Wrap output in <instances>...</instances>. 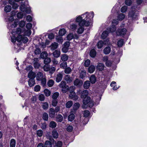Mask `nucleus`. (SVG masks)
<instances>
[{
    "mask_svg": "<svg viewBox=\"0 0 147 147\" xmlns=\"http://www.w3.org/2000/svg\"><path fill=\"white\" fill-rule=\"evenodd\" d=\"M43 133V131L40 129L38 130L36 132L37 135L40 137H41L42 136Z\"/></svg>",
    "mask_w": 147,
    "mask_h": 147,
    "instance_id": "nucleus-55",
    "label": "nucleus"
},
{
    "mask_svg": "<svg viewBox=\"0 0 147 147\" xmlns=\"http://www.w3.org/2000/svg\"><path fill=\"white\" fill-rule=\"evenodd\" d=\"M95 69V66L93 65H91L88 68V71L90 73H92L94 71Z\"/></svg>",
    "mask_w": 147,
    "mask_h": 147,
    "instance_id": "nucleus-28",
    "label": "nucleus"
},
{
    "mask_svg": "<svg viewBox=\"0 0 147 147\" xmlns=\"http://www.w3.org/2000/svg\"><path fill=\"white\" fill-rule=\"evenodd\" d=\"M107 30L109 33L114 32L116 30V27L115 26H112L111 27L107 29Z\"/></svg>",
    "mask_w": 147,
    "mask_h": 147,
    "instance_id": "nucleus-21",
    "label": "nucleus"
},
{
    "mask_svg": "<svg viewBox=\"0 0 147 147\" xmlns=\"http://www.w3.org/2000/svg\"><path fill=\"white\" fill-rule=\"evenodd\" d=\"M136 7H131V10L129 13V17L133 19H135L138 16V11L135 9Z\"/></svg>",
    "mask_w": 147,
    "mask_h": 147,
    "instance_id": "nucleus-5",
    "label": "nucleus"
},
{
    "mask_svg": "<svg viewBox=\"0 0 147 147\" xmlns=\"http://www.w3.org/2000/svg\"><path fill=\"white\" fill-rule=\"evenodd\" d=\"M103 61L105 62V65L107 67H110L111 66L112 62L108 60V57L105 56L103 57Z\"/></svg>",
    "mask_w": 147,
    "mask_h": 147,
    "instance_id": "nucleus-7",
    "label": "nucleus"
},
{
    "mask_svg": "<svg viewBox=\"0 0 147 147\" xmlns=\"http://www.w3.org/2000/svg\"><path fill=\"white\" fill-rule=\"evenodd\" d=\"M66 86L67 85H66V82L64 81H62L61 82L59 86L60 88H61Z\"/></svg>",
    "mask_w": 147,
    "mask_h": 147,
    "instance_id": "nucleus-41",
    "label": "nucleus"
},
{
    "mask_svg": "<svg viewBox=\"0 0 147 147\" xmlns=\"http://www.w3.org/2000/svg\"><path fill=\"white\" fill-rule=\"evenodd\" d=\"M28 85L30 87L33 86L35 84V81L34 78L30 79L28 81Z\"/></svg>",
    "mask_w": 147,
    "mask_h": 147,
    "instance_id": "nucleus-17",
    "label": "nucleus"
},
{
    "mask_svg": "<svg viewBox=\"0 0 147 147\" xmlns=\"http://www.w3.org/2000/svg\"><path fill=\"white\" fill-rule=\"evenodd\" d=\"M51 59L49 57H47L44 60V63L45 64L49 63L51 61Z\"/></svg>",
    "mask_w": 147,
    "mask_h": 147,
    "instance_id": "nucleus-50",
    "label": "nucleus"
},
{
    "mask_svg": "<svg viewBox=\"0 0 147 147\" xmlns=\"http://www.w3.org/2000/svg\"><path fill=\"white\" fill-rule=\"evenodd\" d=\"M104 68V65L101 63H99L97 65V68L99 70L102 71Z\"/></svg>",
    "mask_w": 147,
    "mask_h": 147,
    "instance_id": "nucleus-29",
    "label": "nucleus"
},
{
    "mask_svg": "<svg viewBox=\"0 0 147 147\" xmlns=\"http://www.w3.org/2000/svg\"><path fill=\"white\" fill-rule=\"evenodd\" d=\"M70 45V43L69 42H66L63 45V47L62 49V51L66 53L67 51L68 48Z\"/></svg>",
    "mask_w": 147,
    "mask_h": 147,
    "instance_id": "nucleus-9",
    "label": "nucleus"
},
{
    "mask_svg": "<svg viewBox=\"0 0 147 147\" xmlns=\"http://www.w3.org/2000/svg\"><path fill=\"white\" fill-rule=\"evenodd\" d=\"M60 55V52L59 51L57 50H55L53 53V56L56 58H58L59 57Z\"/></svg>",
    "mask_w": 147,
    "mask_h": 147,
    "instance_id": "nucleus-20",
    "label": "nucleus"
},
{
    "mask_svg": "<svg viewBox=\"0 0 147 147\" xmlns=\"http://www.w3.org/2000/svg\"><path fill=\"white\" fill-rule=\"evenodd\" d=\"M127 30L125 28L119 29L116 31V34L117 35L123 36L126 33Z\"/></svg>",
    "mask_w": 147,
    "mask_h": 147,
    "instance_id": "nucleus-6",
    "label": "nucleus"
},
{
    "mask_svg": "<svg viewBox=\"0 0 147 147\" xmlns=\"http://www.w3.org/2000/svg\"><path fill=\"white\" fill-rule=\"evenodd\" d=\"M31 34V31L30 30H25L24 32L23 31V34H24L23 35V36H29Z\"/></svg>",
    "mask_w": 147,
    "mask_h": 147,
    "instance_id": "nucleus-27",
    "label": "nucleus"
},
{
    "mask_svg": "<svg viewBox=\"0 0 147 147\" xmlns=\"http://www.w3.org/2000/svg\"><path fill=\"white\" fill-rule=\"evenodd\" d=\"M43 119L45 121H47L48 119V115L47 113H44L43 114Z\"/></svg>",
    "mask_w": 147,
    "mask_h": 147,
    "instance_id": "nucleus-53",
    "label": "nucleus"
},
{
    "mask_svg": "<svg viewBox=\"0 0 147 147\" xmlns=\"http://www.w3.org/2000/svg\"><path fill=\"white\" fill-rule=\"evenodd\" d=\"M86 75V72L84 71H82L80 73V77L83 79L85 77Z\"/></svg>",
    "mask_w": 147,
    "mask_h": 147,
    "instance_id": "nucleus-54",
    "label": "nucleus"
},
{
    "mask_svg": "<svg viewBox=\"0 0 147 147\" xmlns=\"http://www.w3.org/2000/svg\"><path fill=\"white\" fill-rule=\"evenodd\" d=\"M89 80L90 82L92 84H94L95 83L96 79L95 76L94 75H92L90 78Z\"/></svg>",
    "mask_w": 147,
    "mask_h": 147,
    "instance_id": "nucleus-16",
    "label": "nucleus"
},
{
    "mask_svg": "<svg viewBox=\"0 0 147 147\" xmlns=\"http://www.w3.org/2000/svg\"><path fill=\"white\" fill-rule=\"evenodd\" d=\"M16 141L14 139H11L10 141V147H15Z\"/></svg>",
    "mask_w": 147,
    "mask_h": 147,
    "instance_id": "nucleus-31",
    "label": "nucleus"
},
{
    "mask_svg": "<svg viewBox=\"0 0 147 147\" xmlns=\"http://www.w3.org/2000/svg\"><path fill=\"white\" fill-rule=\"evenodd\" d=\"M109 33V32L107 30L103 32L101 35V37L103 39L105 38L108 36Z\"/></svg>",
    "mask_w": 147,
    "mask_h": 147,
    "instance_id": "nucleus-32",
    "label": "nucleus"
},
{
    "mask_svg": "<svg viewBox=\"0 0 147 147\" xmlns=\"http://www.w3.org/2000/svg\"><path fill=\"white\" fill-rule=\"evenodd\" d=\"M55 112L53 108H50L49 113V117L51 118H54L55 116Z\"/></svg>",
    "mask_w": 147,
    "mask_h": 147,
    "instance_id": "nucleus-14",
    "label": "nucleus"
},
{
    "mask_svg": "<svg viewBox=\"0 0 147 147\" xmlns=\"http://www.w3.org/2000/svg\"><path fill=\"white\" fill-rule=\"evenodd\" d=\"M67 63L66 62H63L60 65V67L63 69H65L67 67Z\"/></svg>",
    "mask_w": 147,
    "mask_h": 147,
    "instance_id": "nucleus-52",
    "label": "nucleus"
},
{
    "mask_svg": "<svg viewBox=\"0 0 147 147\" xmlns=\"http://www.w3.org/2000/svg\"><path fill=\"white\" fill-rule=\"evenodd\" d=\"M11 10V7L10 5H6L5 7L4 11L6 13L10 12Z\"/></svg>",
    "mask_w": 147,
    "mask_h": 147,
    "instance_id": "nucleus-34",
    "label": "nucleus"
},
{
    "mask_svg": "<svg viewBox=\"0 0 147 147\" xmlns=\"http://www.w3.org/2000/svg\"><path fill=\"white\" fill-rule=\"evenodd\" d=\"M77 27V25L75 24H71L70 26V29L73 31L76 29Z\"/></svg>",
    "mask_w": 147,
    "mask_h": 147,
    "instance_id": "nucleus-42",
    "label": "nucleus"
},
{
    "mask_svg": "<svg viewBox=\"0 0 147 147\" xmlns=\"http://www.w3.org/2000/svg\"><path fill=\"white\" fill-rule=\"evenodd\" d=\"M88 94V91L87 90H83L81 95V97L82 98H84L87 97Z\"/></svg>",
    "mask_w": 147,
    "mask_h": 147,
    "instance_id": "nucleus-13",
    "label": "nucleus"
},
{
    "mask_svg": "<svg viewBox=\"0 0 147 147\" xmlns=\"http://www.w3.org/2000/svg\"><path fill=\"white\" fill-rule=\"evenodd\" d=\"M51 143L49 141H46L45 144V147H52Z\"/></svg>",
    "mask_w": 147,
    "mask_h": 147,
    "instance_id": "nucleus-35",
    "label": "nucleus"
},
{
    "mask_svg": "<svg viewBox=\"0 0 147 147\" xmlns=\"http://www.w3.org/2000/svg\"><path fill=\"white\" fill-rule=\"evenodd\" d=\"M57 121L61 122L63 119V117L62 115L60 114L58 115L56 117Z\"/></svg>",
    "mask_w": 147,
    "mask_h": 147,
    "instance_id": "nucleus-30",
    "label": "nucleus"
},
{
    "mask_svg": "<svg viewBox=\"0 0 147 147\" xmlns=\"http://www.w3.org/2000/svg\"><path fill=\"white\" fill-rule=\"evenodd\" d=\"M48 55L47 54V52H42L40 54V56L41 58L44 59L47 57Z\"/></svg>",
    "mask_w": 147,
    "mask_h": 147,
    "instance_id": "nucleus-51",
    "label": "nucleus"
},
{
    "mask_svg": "<svg viewBox=\"0 0 147 147\" xmlns=\"http://www.w3.org/2000/svg\"><path fill=\"white\" fill-rule=\"evenodd\" d=\"M90 112L88 110H85L84 112V115L85 117H88L89 115Z\"/></svg>",
    "mask_w": 147,
    "mask_h": 147,
    "instance_id": "nucleus-63",
    "label": "nucleus"
},
{
    "mask_svg": "<svg viewBox=\"0 0 147 147\" xmlns=\"http://www.w3.org/2000/svg\"><path fill=\"white\" fill-rule=\"evenodd\" d=\"M54 83V81L51 79L49 80L47 83V84L49 87H51L52 86Z\"/></svg>",
    "mask_w": 147,
    "mask_h": 147,
    "instance_id": "nucleus-38",
    "label": "nucleus"
},
{
    "mask_svg": "<svg viewBox=\"0 0 147 147\" xmlns=\"http://www.w3.org/2000/svg\"><path fill=\"white\" fill-rule=\"evenodd\" d=\"M73 102L71 101H69L66 104V107L67 108H70L72 105Z\"/></svg>",
    "mask_w": 147,
    "mask_h": 147,
    "instance_id": "nucleus-36",
    "label": "nucleus"
},
{
    "mask_svg": "<svg viewBox=\"0 0 147 147\" xmlns=\"http://www.w3.org/2000/svg\"><path fill=\"white\" fill-rule=\"evenodd\" d=\"M69 86L67 85L61 88V90L63 93H66L68 90Z\"/></svg>",
    "mask_w": 147,
    "mask_h": 147,
    "instance_id": "nucleus-46",
    "label": "nucleus"
},
{
    "mask_svg": "<svg viewBox=\"0 0 147 147\" xmlns=\"http://www.w3.org/2000/svg\"><path fill=\"white\" fill-rule=\"evenodd\" d=\"M14 33V34H18V36L17 38V40L18 42L22 41L24 43H26L28 41V38L25 36H23V31L20 28H17L15 32L13 31L12 34Z\"/></svg>",
    "mask_w": 147,
    "mask_h": 147,
    "instance_id": "nucleus-2",
    "label": "nucleus"
},
{
    "mask_svg": "<svg viewBox=\"0 0 147 147\" xmlns=\"http://www.w3.org/2000/svg\"><path fill=\"white\" fill-rule=\"evenodd\" d=\"M68 58V56L66 54H63L61 55V60L63 61H67Z\"/></svg>",
    "mask_w": 147,
    "mask_h": 147,
    "instance_id": "nucleus-23",
    "label": "nucleus"
},
{
    "mask_svg": "<svg viewBox=\"0 0 147 147\" xmlns=\"http://www.w3.org/2000/svg\"><path fill=\"white\" fill-rule=\"evenodd\" d=\"M90 63V61L89 59L86 60L84 62V66L86 67L89 66Z\"/></svg>",
    "mask_w": 147,
    "mask_h": 147,
    "instance_id": "nucleus-62",
    "label": "nucleus"
},
{
    "mask_svg": "<svg viewBox=\"0 0 147 147\" xmlns=\"http://www.w3.org/2000/svg\"><path fill=\"white\" fill-rule=\"evenodd\" d=\"M40 87L39 85H36L34 88V90L36 92H38L40 91Z\"/></svg>",
    "mask_w": 147,
    "mask_h": 147,
    "instance_id": "nucleus-64",
    "label": "nucleus"
},
{
    "mask_svg": "<svg viewBox=\"0 0 147 147\" xmlns=\"http://www.w3.org/2000/svg\"><path fill=\"white\" fill-rule=\"evenodd\" d=\"M52 135L53 138L55 139H57L58 136V133L57 131L55 130H53L52 131Z\"/></svg>",
    "mask_w": 147,
    "mask_h": 147,
    "instance_id": "nucleus-24",
    "label": "nucleus"
},
{
    "mask_svg": "<svg viewBox=\"0 0 147 147\" xmlns=\"http://www.w3.org/2000/svg\"><path fill=\"white\" fill-rule=\"evenodd\" d=\"M41 52V51L40 49L38 48H36V49L34 51V53L36 54H38Z\"/></svg>",
    "mask_w": 147,
    "mask_h": 147,
    "instance_id": "nucleus-61",
    "label": "nucleus"
},
{
    "mask_svg": "<svg viewBox=\"0 0 147 147\" xmlns=\"http://www.w3.org/2000/svg\"><path fill=\"white\" fill-rule=\"evenodd\" d=\"M111 51V49L109 47H106L103 50L104 53L106 55L109 54Z\"/></svg>",
    "mask_w": 147,
    "mask_h": 147,
    "instance_id": "nucleus-26",
    "label": "nucleus"
},
{
    "mask_svg": "<svg viewBox=\"0 0 147 147\" xmlns=\"http://www.w3.org/2000/svg\"><path fill=\"white\" fill-rule=\"evenodd\" d=\"M66 31L65 29L63 28L61 29L59 31V34L61 36H63L66 33Z\"/></svg>",
    "mask_w": 147,
    "mask_h": 147,
    "instance_id": "nucleus-44",
    "label": "nucleus"
},
{
    "mask_svg": "<svg viewBox=\"0 0 147 147\" xmlns=\"http://www.w3.org/2000/svg\"><path fill=\"white\" fill-rule=\"evenodd\" d=\"M39 100L41 101H44L45 99V97L44 94H40L39 96Z\"/></svg>",
    "mask_w": 147,
    "mask_h": 147,
    "instance_id": "nucleus-58",
    "label": "nucleus"
},
{
    "mask_svg": "<svg viewBox=\"0 0 147 147\" xmlns=\"http://www.w3.org/2000/svg\"><path fill=\"white\" fill-rule=\"evenodd\" d=\"M80 105L78 103H76L74 104L73 105V109L75 110H76L79 107Z\"/></svg>",
    "mask_w": 147,
    "mask_h": 147,
    "instance_id": "nucleus-45",
    "label": "nucleus"
},
{
    "mask_svg": "<svg viewBox=\"0 0 147 147\" xmlns=\"http://www.w3.org/2000/svg\"><path fill=\"white\" fill-rule=\"evenodd\" d=\"M82 84V81L78 79H76L74 82V85L78 86H80Z\"/></svg>",
    "mask_w": 147,
    "mask_h": 147,
    "instance_id": "nucleus-10",
    "label": "nucleus"
},
{
    "mask_svg": "<svg viewBox=\"0 0 147 147\" xmlns=\"http://www.w3.org/2000/svg\"><path fill=\"white\" fill-rule=\"evenodd\" d=\"M125 17V15L123 13H120L118 16V18L119 20H122L124 19Z\"/></svg>",
    "mask_w": 147,
    "mask_h": 147,
    "instance_id": "nucleus-47",
    "label": "nucleus"
},
{
    "mask_svg": "<svg viewBox=\"0 0 147 147\" xmlns=\"http://www.w3.org/2000/svg\"><path fill=\"white\" fill-rule=\"evenodd\" d=\"M63 73V72H61L58 73L56 77V81L57 82H59L62 80Z\"/></svg>",
    "mask_w": 147,
    "mask_h": 147,
    "instance_id": "nucleus-8",
    "label": "nucleus"
},
{
    "mask_svg": "<svg viewBox=\"0 0 147 147\" xmlns=\"http://www.w3.org/2000/svg\"><path fill=\"white\" fill-rule=\"evenodd\" d=\"M94 16L93 12L90 13L86 12L84 14L79 16L76 18V21L78 23L79 25L82 27L84 26H88L90 24V20L92 19Z\"/></svg>",
    "mask_w": 147,
    "mask_h": 147,
    "instance_id": "nucleus-1",
    "label": "nucleus"
},
{
    "mask_svg": "<svg viewBox=\"0 0 147 147\" xmlns=\"http://www.w3.org/2000/svg\"><path fill=\"white\" fill-rule=\"evenodd\" d=\"M90 82L89 81H86L84 83L83 87L85 89H88L90 87Z\"/></svg>",
    "mask_w": 147,
    "mask_h": 147,
    "instance_id": "nucleus-18",
    "label": "nucleus"
},
{
    "mask_svg": "<svg viewBox=\"0 0 147 147\" xmlns=\"http://www.w3.org/2000/svg\"><path fill=\"white\" fill-rule=\"evenodd\" d=\"M59 95V93L57 92L54 93L52 95V98L53 99H57Z\"/></svg>",
    "mask_w": 147,
    "mask_h": 147,
    "instance_id": "nucleus-37",
    "label": "nucleus"
},
{
    "mask_svg": "<svg viewBox=\"0 0 147 147\" xmlns=\"http://www.w3.org/2000/svg\"><path fill=\"white\" fill-rule=\"evenodd\" d=\"M70 92V94L69 95V97L70 98L74 100H77L78 99V97L76 95V94L75 92Z\"/></svg>",
    "mask_w": 147,
    "mask_h": 147,
    "instance_id": "nucleus-11",
    "label": "nucleus"
},
{
    "mask_svg": "<svg viewBox=\"0 0 147 147\" xmlns=\"http://www.w3.org/2000/svg\"><path fill=\"white\" fill-rule=\"evenodd\" d=\"M123 44V40L122 39L119 40L117 42V45L119 47H121Z\"/></svg>",
    "mask_w": 147,
    "mask_h": 147,
    "instance_id": "nucleus-43",
    "label": "nucleus"
},
{
    "mask_svg": "<svg viewBox=\"0 0 147 147\" xmlns=\"http://www.w3.org/2000/svg\"><path fill=\"white\" fill-rule=\"evenodd\" d=\"M73 34H69L67 36V40H70L74 38Z\"/></svg>",
    "mask_w": 147,
    "mask_h": 147,
    "instance_id": "nucleus-56",
    "label": "nucleus"
},
{
    "mask_svg": "<svg viewBox=\"0 0 147 147\" xmlns=\"http://www.w3.org/2000/svg\"><path fill=\"white\" fill-rule=\"evenodd\" d=\"M64 79L68 83H70L72 81V78L70 77L69 75H65L64 78Z\"/></svg>",
    "mask_w": 147,
    "mask_h": 147,
    "instance_id": "nucleus-12",
    "label": "nucleus"
},
{
    "mask_svg": "<svg viewBox=\"0 0 147 147\" xmlns=\"http://www.w3.org/2000/svg\"><path fill=\"white\" fill-rule=\"evenodd\" d=\"M44 93L46 96H50L51 92L49 90L47 89H45L44 90Z\"/></svg>",
    "mask_w": 147,
    "mask_h": 147,
    "instance_id": "nucleus-40",
    "label": "nucleus"
},
{
    "mask_svg": "<svg viewBox=\"0 0 147 147\" xmlns=\"http://www.w3.org/2000/svg\"><path fill=\"white\" fill-rule=\"evenodd\" d=\"M71 71V69L69 67H68L65 68L64 72L66 74H69L70 73Z\"/></svg>",
    "mask_w": 147,
    "mask_h": 147,
    "instance_id": "nucleus-48",
    "label": "nucleus"
},
{
    "mask_svg": "<svg viewBox=\"0 0 147 147\" xmlns=\"http://www.w3.org/2000/svg\"><path fill=\"white\" fill-rule=\"evenodd\" d=\"M83 105H82V107L84 109L87 108L88 106L87 105L88 104L90 107H92L94 105V101L91 100L89 96L84 98L83 100Z\"/></svg>",
    "mask_w": 147,
    "mask_h": 147,
    "instance_id": "nucleus-4",
    "label": "nucleus"
},
{
    "mask_svg": "<svg viewBox=\"0 0 147 147\" xmlns=\"http://www.w3.org/2000/svg\"><path fill=\"white\" fill-rule=\"evenodd\" d=\"M57 125L56 123L54 121H51L49 124V126L50 127L52 128H54Z\"/></svg>",
    "mask_w": 147,
    "mask_h": 147,
    "instance_id": "nucleus-39",
    "label": "nucleus"
},
{
    "mask_svg": "<svg viewBox=\"0 0 147 147\" xmlns=\"http://www.w3.org/2000/svg\"><path fill=\"white\" fill-rule=\"evenodd\" d=\"M84 30V29L82 27H81L78 29L77 32L78 34H81L83 33Z\"/></svg>",
    "mask_w": 147,
    "mask_h": 147,
    "instance_id": "nucleus-59",
    "label": "nucleus"
},
{
    "mask_svg": "<svg viewBox=\"0 0 147 147\" xmlns=\"http://www.w3.org/2000/svg\"><path fill=\"white\" fill-rule=\"evenodd\" d=\"M36 79L37 81H41V85L44 86L46 84L47 80L45 74L41 72H38L36 76Z\"/></svg>",
    "mask_w": 147,
    "mask_h": 147,
    "instance_id": "nucleus-3",
    "label": "nucleus"
},
{
    "mask_svg": "<svg viewBox=\"0 0 147 147\" xmlns=\"http://www.w3.org/2000/svg\"><path fill=\"white\" fill-rule=\"evenodd\" d=\"M58 103L57 99H53L52 105L53 107H56Z\"/></svg>",
    "mask_w": 147,
    "mask_h": 147,
    "instance_id": "nucleus-57",
    "label": "nucleus"
},
{
    "mask_svg": "<svg viewBox=\"0 0 147 147\" xmlns=\"http://www.w3.org/2000/svg\"><path fill=\"white\" fill-rule=\"evenodd\" d=\"M36 74L35 73L32 71H30L29 73L28 74V77L30 79V78H34L35 77H36Z\"/></svg>",
    "mask_w": 147,
    "mask_h": 147,
    "instance_id": "nucleus-19",
    "label": "nucleus"
},
{
    "mask_svg": "<svg viewBox=\"0 0 147 147\" xmlns=\"http://www.w3.org/2000/svg\"><path fill=\"white\" fill-rule=\"evenodd\" d=\"M96 52L94 49H92L90 53V57H94L96 55Z\"/></svg>",
    "mask_w": 147,
    "mask_h": 147,
    "instance_id": "nucleus-25",
    "label": "nucleus"
},
{
    "mask_svg": "<svg viewBox=\"0 0 147 147\" xmlns=\"http://www.w3.org/2000/svg\"><path fill=\"white\" fill-rule=\"evenodd\" d=\"M127 9V7L126 6H123L121 9V11L122 13L125 12Z\"/></svg>",
    "mask_w": 147,
    "mask_h": 147,
    "instance_id": "nucleus-60",
    "label": "nucleus"
},
{
    "mask_svg": "<svg viewBox=\"0 0 147 147\" xmlns=\"http://www.w3.org/2000/svg\"><path fill=\"white\" fill-rule=\"evenodd\" d=\"M75 118L74 115L73 113H71L69 116L68 117V121H72L74 120Z\"/></svg>",
    "mask_w": 147,
    "mask_h": 147,
    "instance_id": "nucleus-22",
    "label": "nucleus"
},
{
    "mask_svg": "<svg viewBox=\"0 0 147 147\" xmlns=\"http://www.w3.org/2000/svg\"><path fill=\"white\" fill-rule=\"evenodd\" d=\"M103 42L102 41H99L97 44L98 48L99 49H100L102 48L103 46Z\"/></svg>",
    "mask_w": 147,
    "mask_h": 147,
    "instance_id": "nucleus-49",
    "label": "nucleus"
},
{
    "mask_svg": "<svg viewBox=\"0 0 147 147\" xmlns=\"http://www.w3.org/2000/svg\"><path fill=\"white\" fill-rule=\"evenodd\" d=\"M42 108L44 110L47 109L49 107V104L47 102H44L42 103Z\"/></svg>",
    "mask_w": 147,
    "mask_h": 147,
    "instance_id": "nucleus-33",
    "label": "nucleus"
},
{
    "mask_svg": "<svg viewBox=\"0 0 147 147\" xmlns=\"http://www.w3.org/2000/svg\"><path fill=\"white\" fill-rule=\"evenodd\" d=\"M58 46V44L56 42L53 43L50 45V47L51 50H53L57 49Z\"/></svg>",
    "mask_w": 147,
    "mask_h": 147,
    "instance_id": "nucleus-15",
    "label": "nucleus"
}]
</instances>
